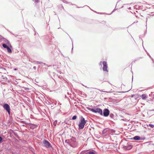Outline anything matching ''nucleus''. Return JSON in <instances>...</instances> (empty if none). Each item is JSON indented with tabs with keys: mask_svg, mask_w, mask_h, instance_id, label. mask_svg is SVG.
Here are the masks:
<instances>
[{
	"mask_svg": "<svg viewBox=\"0 0 154 154\" xmlns=\"http://www.w3.org/2000/svg\"><path fill=\"white\" fill-rule=\"evenodd\" d=\"M78 145V142L75 137H72L70 139V146L73 148L76 147Z\"/></svg>",
	"mask_w": 154,
	"mask_h": 154,
	"instance_id": "f257e3e1",
	"label": "nucleus"
},
{
	"mask_svg": "<svg viewBox=\"0 0 154 154\" xmlns=\"http://www.w3.org/2000/svg\"><path fill=\"white\" fill-rule=\"evenodd\" d=\"M86 123V121L82 116L81 117L80 120L78 125L79 128V129H83L84 127L85 124Z\"/></svg>",
	"mask_w": 154,
	"mask_h": 154,
	"instance_id": "f03ea898",
	"label": "nucleus"
},
{
	"mask_svg": "<svg viewBox=\"0 0 154 154\" xmlns=\"http://www.w3.org/2000/svg\"><path fill=\"white\" fill-rule=\"evenodd\" d=\"M87 108L89 110L92 112H93L99 113L100 115L102 116V110L99 108H90L89 107H87Z\"/></svg>",
	"mask_w": 154,
	"mask_h": 154,
	"instance_id": "7ed1b4c3",
	"label": "nucleus"
},
{
	"mask_svg": "<svg viewBox=\"0 0 154 154\" xmlns=\"http://www.w3.org/2000/svg\"><path fill=\"white\" fill-rule=\"evenodd\" d=\"M4 109L8 113L9 115L10 114V107L9 105L7 103H5L3 106Z\"/></svg>",
	"mask_w": 154,
	"mask_h": 154,
	"instance_id": "20e7f679",
	"label": "nucleus"
},
{
	"mask_svg": "<svg viewBox=\"0 0 154 154\" xmlns=\"http://www.w3.org/2000/svg\"><path fill=\"white\" fill-rule=\"evenodd\" d=\"M110 111L107 108L104 109L102 112V116L104 117H107L109 115Z\"/></svg>",
	"mask_w": 154,
	"mask_h": 154,
	"instance_id": "39448f33",
	"label": "nucleus"
},
{
	"mask_svg": "<svg viewBox=\"0 0 154 154\" xmlns=\"http://www.w3.org/2000/svg\"><path fill=\"white\" fill-rule=\"evenodd\" d=\"M102 64L103 65V71L108 72V70L107 69L108 66L107 62L105 61H103L102 62Z\"/></svg>",
	"mask_w": 154,
	"mask_h": 154,
	"instance_id": "423d86ee",
	"label": "nucleus"
},
{
	"mask_svg": "<svg viewBox=\"0 0 154 154\" xmlns=\"http://www.w3.org/2000/svg\"><path fill=\"white\" fill-rule=\"evenodd\" d=\"M43 143L45 146L48 148H51L52 146L50 143L46 140H44L43 141Z\"/></svg>",
	"mask_w": 154,
	"mask_h": 154,
	"instance_id": "0eeeda50",
	"label": "nucleus"
},
{
	"mask_svg": "<svg viewBox=\"0 0 154 154\" xmlns=\"http://www.w3.org/2000/svg\"><path fill=\"white\" fill-rule=\"evenodd\" d=\"M132 147V146L131 145V143H128L127 145L124 146L123 147L126 150L131 149Z\"/></svg>",
	"mask_w": 154,
	"mask_h": 154,
	"instance_id": "6e6552de",
	"label": "nucleus"
},
{
	"mask_svg": "<svg viewBox=\"0 0 154 154\" xmlns=\"http://www.w3.org/2000/svg\"><path fill=\"white\" fill-rule=\"evenodd\" d=\"M29 125L30 126V128L32 129H33L34 128H36L38 127V125H36L32 124L31 123H29Z\"/></svg>",
	"mask_w": 154,
	"mask_h": 154,
	"instance_id": "1a4fd4ad",
	"label": "nucleus"
},
{
	"mask_svg": "<svg viewBox=\"0 0 154 154\" xmlns=\"http://www.w3.org/2000/svg\"><path fill=\"white\" fill-rule=\"evenodd\" d=\"M132 139L134 140H141L140 137L138 136H136L134 137Z\"/></svg>",
	"mask_w": 154,
	"mask_h": 154,
	"instance_id": "9d476101",
	"label": "nucleus"
},
{
	"mask_svg": "<svg viewBox=\"0 0 154 154\" xmlns=\"http://www.w3.org/2000/svg\"><path fill=\"white\" fill-rule=\"evenodd\" d=\"M96 152L94 150H92V151L88 150L87 154H96Z\"/></svg>",
	"mask_w": 154,
	"mask_h": 154,
	"instance_id": "9b49d317",
	"label": "nucleus"
},
{
	"mask_svg": "<svg viewBox=\"0 0 154 154\" xmlns=\"http://www.w3.org/2000/svg\"><path fill=\"white\" fill-rule=\"evenodd\" d=\"M141 97L143 100H145L147 97V95L146 94H142Z\"/></svg>",
	"mask_w": 154,
	"mask_h": 154,
	"instance_id": "f8f14e48",
	"label": "nucleus"
},
{
	"mask_svg": "<svg viewBox=\"0 0 154 154\" xmlns=\"http://www.w3.org/2000/svg\"><path fill=\"white\" fill-rule=\"evenodd\" d=\"M2 39L3 40V41L4 42H5L6 43H7L8 45L10 43V42L7 39L3 37L2 38Z\"/></svg>",
	"mask_w": 154,
	"mask_h": 154,
	"instance_id": "ddd939ff",
	"label": "nucleus"
},
{
	"mask_svg": "<svg viewBox=\"0 0 154 154\" xmlns=\"http://www.w3.org/2000/svg\"><path fill=\"white\" fill-rule=\"evenodd\" d=\"M6 49L7 50V51L8 52V53H12V51L11 49L8 46V47L7 48H6Z\"/></svg>",
	"mask_w": 154,
	"mask_h": 154,
	"instance_id": "4468645a",
	"label": "nucleus"
},
{
	"mask_svg": "<svg viewBox=\"0 0 154 154\" xmlns=\"http://www.w3.org/2000/svg\"><path fill=\"white\" fill-rule=\"evenodd\" d=\"M88 150L82 151L80 154H87Z\"/></svg>",
	"mask_w": 154,
	"mask_h": 154,
	"instance_id": "2eb2a0df",
	"label": "nucleus"
},
{
	"mask_svg": "<svg viewBox=\"0 0 154 154\" xmlns=\"http://www.w3.org/2000/svg\"><path fill=\"white\" fill-rule=\"evenodd\" d=\"M65 142L70 146V139L66 140H65Z\"/></svg>",
	"mask_w": 154,
	"mask_h": 154,
	"instance_id": "dca6fc26",
	"label": "nucleus"
},
{
	"mask_svg": "<svg viewBox=\"0 0 154 154\" xmlns=\"http://www.w3.org/2000/svg\"><path fill=\"white\" fill-rule=\"evenodd\" d=\"M2 46L4 48H7L8 47V46H7V45L5 43L3 44L2 45Z\"/></svg>",
	"mask_w": 154,
	"mask_h": 154,
	"instance_id": "f3484780",
	"label": "nucleus"
},
{
	"mask_svg": "<svg viewBox=\"0 0 154 154\" xmlns=\"http://www.w3.org/2000/svg\"><path fill=\"white\" fill-rule=\"evenodd\" d=\"M114 115L112 113L109 114V117L112 119H114Z\"/></svg>",
	"mask_w": 154,
	"mask_h": 154,
	"instance_id": "a211bd4d",
	"label": "nucleus"
},
{
	"mask_svg": "<svg viewBox=\"0 0 154 154\" xmlns=\"http://www.w3.org/2000/svg\"><path fill=\"white\" fill-rule=\"evenodd\" d=\"M77 118V116L76 115H74V116L72 118V120H75Z\"/></svg>",
	"mask_w": 154,
	"mask_h": 154,
	"instance_id": "6ab92c4d",
	"label": "nucleus"
},
{
	"mask_svg": "<svg viewBox=\"0 0 154 154\" xmlns=\"http://www.w3.org/2000/svg\"><path fill=\"white\" fill-rule=\"evenodd\" d=\"M14 135L17 138H19V137L17 134L15 132H14Z\"/></svg>",
	"mask_w": 154,
	"mask_h": 154,
	"instance_id": "aec40b11",
	"label": "nucleus"
},
{
	"mask_svg": "<svg viewBox=\"0 0 154 154\" xmlns=\"http://www.w3.org/2000/svg\"><path fill=\"white\" fill-rule=\"evenodd\" d=\"M20 122L24 124H28V123H26L25 121H20Z\"/></svg>",
	"mask_w": 154,
	"mask_h": 154,
	"instance_id": "412c9836",
	"label": "nucleus"
},
{
	"mask_svg": "<svg viewBox=\"0 0 154 154\" xmlns=\"http://www.w3.org/2000/svg\"><path fill=\"white\" fill-rule=\"evenodd\" d=\"M146 53H147V55L149 57L151 58V59L153 61V59L151 57V56L150 55V54H149V53H148V52H147L146 51Z\"/></svg>",
	"mask_w": 154,
	"mask_h": 154,
	"instance_id": "4be33fe9",
	"label": "nucleus"
},
{
	"mask_svg": "<svg viewBox=\"0 0 154 154\" xmlns=\"http://www.w3.org/2000/svg\"><path fill=\"white\" fill-rule=\"evenodd\" d=\"M149 126H150L151 128H153L154 127V125L152 124H149Z\"/></svg>",
	"mask_w": 154,
	"mask_h": 154,
	"instance_id": "5701e85b",
	"label": "nucleus"
},
{
	"mask_svg": "<svg viewBox=\"0 0 154 154\" xmlns=\"http://www.w3.org/2000/svg\"><path fill=\"white\" fill-rule=\"evenodd\" d=\"M35 3H38L39 2V0H32Z\"/></svg>",
	"mask_w": 154,
	"mask_h": 154,
	"instance_id": "b1692460",
	"label": "nucleus"
},
{
	"mask_svg": "<svg viewBox=\"0 0 154 154\" xmlns=\"http://www.w3.org/2000/svg\"><path fill=\"white\" fill-rule=\"evenodd\" d=\"M37 63L38 64H41L42 63H43L44 64V65H45L46 64L45 63H43L42 62H39V61H36Z\"/></svg>",
	"mask_w": 154,
	"mask_h": 154,
	"instance_id": "393cba45",
	"label": "nucleus"
},
{
	"mask_svg": "<svg viewBox=\"0 0 154 154\" xmlns=\"http://www.w3.org/2000/svg\"><path fill=\"white\" fill-rule=\"evenodd\" d=\"M3 140V138L2 137L0 136V143H1L2 142Z\"/></svg>",
	"mask_w": 154,
	"mask_h": 154,
	"instance_id": "a878e982",
	"label": "nucleus"
},
{
	"mask_svg": "<svg viewBox=\"0 0 154 154\" xmlns=\"http://www.w3.org/2000/svg\"><path fill=\"white\" fill-rule=\"evenodd\" d=\"M8 46L10 48H12V46L10 44V43L8 45Z\"/></svg>",
	"mask_w": 154,
	"mask_h": 154,
	"instance_id": "bb28decb",
	"label": "nucleus"
},
{
	"mask_svg": "<svg viewBox=\"0 0 154 154\" xmlns=\"http://www.w3.org/2000/svg\"><path fill=\"white\" fill-rule=\"evenodd\" d=\"M100 91H102V92H107V93H111V92H112V91H101V90H100Z\"/></svg>",
	"mask_w": 154,
	"mask_h": 154,
	"instance_id": "cd10ccee",
	"label": "nucleus"
},
{
	"mask_svg": "<svg viewBox=\"0 0 154 154\" xmlns=\"http://www.w3.org/2000/svg\"><path fill=\"white\" fill-rule=\"evenodd\" d=\"M102 61H100L99 63V65L101 67L102 66Z\"/></svg>",
	"mask_w": 154,
	"mask_h": 154,
	"instance_id": "c85d7f7f",
	"label": "nucleus"
},
{
	"mask_svg": "<svg viewBox=\"0 0 154 154\" xmlns=\"http://www.w3.org/2000/svg\"><path fill=\"white\" fill-rule=\"evenodd\" d=\"M33 68L35 70H36V67L35 66H34Z\"/></svg>",
	"mask_w": 154,
	"mask_h": 154,
	"instance_id": "c756f323",
	"label": "nucleus"
},
{
	"mask_svg": "<svg viewBox=\"0 0 154 154\" xmlns=\"http://www.w3.org/2000/svg\"><path fill=\"white\" fill-rule=\"evenodd\" d=\"M63 1V2H65V3H66V1L65 0H62Z\"/></svg>",
	"mask_w": 154,
	"mask_h": 154,
	"instance_id": "7c9ffc66",
	"label": "nucleus"
},
{
	"mask_svg": "<svg viewBox=\"0 0 154 154\" xmlns=\"http://www.w3.org/2000/svg\"><path fill=\"white\" fill-rule=\"evenodd\" d=\"M115 10V9H114L113 11L111 12V13L110 14H112V13Z\"/></svg>",
	"mask_w": 154,
	"mask_h": 154,
	"instance_id": "2f4dec72",
	"label": "nucleus"
},
{
	"mask_svg": "<svg viewBox=\"0 0 154 154\" xmlns=\"http://www.w3.org/2000/svg\"><path fill=\"white\" fill-rule=\"evenodd\" d=\"M105 132V129H104V130L103 131V133H104V132Z\"/></svg>",
	"mask_w": 154,
	"mask_h": 154,
	"instance_id": "473e14b6",
	"label": "nucleus"
},
{
	"mask_svg": "<svg viewBox=\"0 0 154 154\" xmlns=\"http://www.w3.org/2000/svg\"><path fill=\"white\" fill-rule=\"evenodd\" d=\"M14 70L15 71L17 70V69L16 68L14 69Z\"/></svg>",
	"mask_w": 154,
	"mask_h": 154,
	"instance_id": "72a5a7b5",
	"label": "nucleus"
},
{
	"mask_svg": "<svg viewBox=\"0 0 154 154\" xmlns=\"http://www.w3.org/2000/svg\"><path fill=\"white\" fill-rule=\"evenodd\" d=\"M28 88H25V89L26 90V89H28Z\"/></svg>",
	"mask_w": 154,
	"mask_h": 154,
	"instance_id": "f704fd0d",
	"label": "nucleus"
},
{
	"mask_svg": "<svg viewBox=\"0 0 154 154\" xmlns=\"http://www.w3.org/2000/svg\"><path fill=\"white\" fill-rule=\"evenodd\" d=\"M58 104L60 105H61V104L59 102L58 103Z\"/></svg>",
	"mask_w": 154,
	"mask_h": 154,
	"instance_id": "c9c22d12",
	"label": "nucleus"
},
{
	"mask_svg": "<svg viewBox=\"0 0 154 154\" xmlns=\"http://www.w3.org/2000/svg\"><path fill=\"white\" fill-rule=\"evenodd\" d=\"M134 95H132L131 96V97H133L134 96Z\"/></svg>",
	"mask_w": 154,
	"mask_h": 154,
	"instance_id": "e433bc0d",
	"label": "nucleus"
},
{
	"mask_svg": "<svg viewBox=\"0 0 154 154\" xmlns=\"http://www.w3.org/2000/svg\"><path fill=\"white\" fill-rule=\"evenodd\" d=\"M84 87H85L86 88H88V87H87V86L85 85Z\"/></svg>",
	"mask_w": 154,
	"mask_h": 154,
	"instance_id": "4c0bfd02",
	"label": "nucleus"
},
{
	"mask_svg": "<svg viewBox=\"0 0 154 154\" xmlns=\"http://www.w3.org/2000/svg\"><path fill=\"white\" fill-rule=\"evenodd\" d=\"M146 22H147V18H146Z\"/></svg>",
	"mask_w": 154,
	"mask_h": 154,
	"instance_id": "58836bf2",
	"label": "nucleus"
},
{
	"mask_svg": "<svg viewBox=\"0 0 154 154\" xmlns=\"http://www.w3.org/2000/svg\"><path fill=\"white\" fill-rule=\"evenodd\" d=\"M129 9L131 10V8H130V7L129 8Z\"/></svg>",
	"mask_w": 154,
	"mask_h": 154,
	"instance_id": "ea45409f",
	"label": "nucleus"
},
{
	"mask_svg": "<svg viewBox=\"0 0 154 154\" xmlns=\"http://www.w3.org/2000/svg\"><path fill=\"white\" fill-rule=\"evenodd\" d=\"M82 86H85V85H84L83 84H82Z\"/></svg>",
	"mask_w": 154,
	"mask_h": 154,
	"instance_id": "a19ab883",
	"label": "nucleus"
},
{
	"mask_svg": "<svg viewBox=\"0 0 154 154\" xmlns=\"http://www.w3.org/2000/svg\"><path fill=\"white\" fill-rule=\"evenodd\" d=\"M73 49V47H72V51Z\"/></svg>",
	"mask_w": 154,
	"mask_h": 154,
	"instance_id": "79ce46f5",
	"label": "nucleus"
},
{
	"mask_svg": "<svg viewBox=\"0 0 154 154\" xmlns=\"http://www.w3.org/2000/svg\"><path fill=\"white\" fill-rule=\"evenodd\" d=\"M133 76H132V81H133Z\"/></svg>",
	"mask_w": 154,
	"mask_h": 154,
	"instance_id": "37998d69",
	"label": "nucleus"
},
{
	"mask_svg": "<svg viewBox=\"0 0 154 154\" xmlns=\"http://www.w3.org/2000/svg\"><path fill=\"white\" fill-rule=\"evenodd\" d=\"M23 125V126H25V125Z\"/></svg>",
	"mask_w": 154,
	"mask_h": 154,
	"instance_id": "c03bdc74",
	"label": "nucleus"
},
{
	"mask_svg": "<svg viewBox=\"0 0 154 154\" xmlns=\"http://www.w3.org/2000/svg\"><path fill=\"white\" fill-rule=\"evenodd\" d=\"M85 6H88H88H87V5H85ZM88 7H89V8L90 9V8H89V7H88Z\"/></svg>",
	"mask_w": 154,
	"mask_h": 154,
	"instance_id": "a18cd8bd",
	"label": "nucleus"
},
{
	"mask_svg": "<svg viewBox=\"0 0 154 154\" xmlns=\"http://www.w3.org/2000/svg\"><path fill=\"white\" fill-rule=\"evenodd\" d=\"M113 30H116V29H113Z\"/></svg>",
	"mask_w": 154,
	"mask_h": 154,
	"instance_id": "49530a36",
	"label": "nucleus"
},
{
	"mask_svg": "<svg viewBox=\"0 0 154 154\" xmlns=\"http://www.w3.org/2000/svg\"><path fill=\"white\" fill-rule=\"evenodd\" d=\"M112 130L113 131H114V130Z\"/></svg>",
	"mask_w": 154,
	"mask_h": 154,
	"instance_id": "de8ad7c7",
	"label": "nucleus"
}]
</instances>
